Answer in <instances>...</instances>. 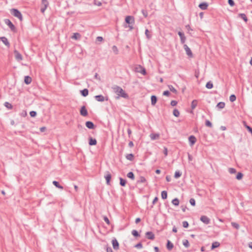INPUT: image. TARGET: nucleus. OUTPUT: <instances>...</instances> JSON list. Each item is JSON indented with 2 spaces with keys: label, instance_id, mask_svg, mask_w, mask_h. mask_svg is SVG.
<instances>
[{
  "label": "nucleus",
  "instance_id": "nucleus-59",
  "mask_svg": "<svg viewBox=\"0 0 252 252\" xmlns=\"http://www.w3.org/2000/svg\"><path fill=\"white\" fill-rule=\"evenodd\" d=\"M124 27L126 28L128 27L129 28V31H131L133 29V25H124Z\"/></svg>",
  "mask_w": 252,
  "mask_h": 252
},
{
  "label": "nucleus",
  "instance_id": "nucleus-23",
  "mask_svg": "<svg viewBox=\"0 0 252 252\" xmlns=\"http://www.w3.org/2000/svg\"><path fill=\"white\" fill-rule=\"evenodd\" d=\"M151 104L152 105H155L157 102L158 98L156 95H153L151 97Z\"/></svg>",
  "mask_w": 252,
  "mask_h": 252
},
{
  "label": "nucleus",
  "instance_id": "nucleus-33",
  "mask_svg": "<svg viewBox=\"0 0 252 252\" xmlns=\"http://www.w3.org/2000/svg\"><path fill=\"white\" fill-rule=\"evenodd\" d=\"M225 103L224 102H220L217 105V107L219 109H222L225 107Z\"/></svg>",
  "mask_w": 252,
  "mask_h": 252
},
{
  "label": "nucleus",
  "instance_id": "nucleus-7",
  "mask_svg": "<svg viewBox=\"0 0 252 252\" xmlns=\"http://www.w3.org/2000/svg\"><path fill=\"white\" fill-rule=\"evenodd\" d=\"M112 178L111 173L109 171H106L105 172L104 178L106 180V184L107 185H110V181Z\"/></svg>",
  "mask_w": 252,
  "mask_h": 252
},
{
  "label": "nucleus",
  "instance_id": "nucleus-52",
  "mask_svg": "<svg viewBox=\"0 0 252 252\" xmlns=\"http://www.w3.org/2000/svg\"><path fill=\"white\" fill-rule=\"evenodd\" d=\"M112 50L113 52L115 53V54H118V50L116 46L114 45L112 47Z\"/></svg>",
  "mask_w": 252,
  "mask_h": 252
},
{
  "label": "nucleus",
  "instance_id": "nucleus-60",
  "mask_svg": "<svg viewBox=\"0 0 252 252\" xmlns=\"http://www.w3.org/2000/svg\"><path fill=\"white\" fill-rule=\"evenodd\" d=\"M170 94V93L168 90L164 91L163 93V95H165V96H169Z\"/></svg>",
  "mask_w": 252,
  "mask_h": 252
},
{
  "label": "nucleus",
  "instance_id": "nucleus-4",
  "mask_svg": "<svg viewBox=\"0 0 252 252\" xmlns=\"http://www.w3.org/2000/svg\"><path fill=\"white\" fill-rule=\"evenodd\" d=\"M134 23V18L132 16H127L125 18V25H133Z\"/></svg>",
  "mask_w": 252,
  "mask_h": 252
},
{
  "label": "nucleus",
  "instance_id": "nucleus-54",
  "mask_svg": "<svg viewBox=\"0 0 252 252\" xmlns=\"http://www.w3.org/2000/svg\"><path fill=\"white\" fill-rule=\"evenodd\" d=\"M141 12L144 17L146 18L148 16V12L146 10L142 9Z\"/></svg>",
  "mask_w": 252,
  "mask_h": 252
},
{
  "label": "nucleus",
  "instance_id": "nucleus-20",
  "mask_svg": "<svg viewBox=\"0 0 252 252\" xmlns=\"http://www.w3.org/2000/svg\"><path fill=\"white\" fill-rule=\"evenodd\" d=\"M97 144V141L95 139L90 137L89 138V144L90 146L96 145Z\"/></svg>",
  "mask_w": 252,
  "mask_h": 252
},
{
  "label": "nucleus",
  "instance_id": "nucleus-29",
  "mask_svg": "<svg viewBox=\"0 0 252 252\" xmlns=\"http://www.w3.org/2000/svg\"><path fill=\"white\" fill-rule=\"evenodd\" d=\"M159 135L158 133H151L150 134V137L152 140H156L159 138Z\"/></svg>",
  "mask_w": 252,
  "mask_h": 252
},
{
  "label": "nucleus",
  "instance_id": "nucleus-48",
  "mask_svg": "<svg viewBox=\"0 0 252 252\" xmlns=\"http://www.w3.org/2000/svg\"><path fill=\"white\" fill-rule=\"evenodd\" d=\"M30 115L31 117H35L37 115V113L35 111H32L30 112Z\"/></svg>",
  "mask_w": 252,
  "mask_h": 252
},
{
  "label": "nucleus",
  "instance_id": "nucleus-61",
  "mask_svg": "<svg viewBox=\"0 0 252 252\" xmlns=\"http://www.w3.org/2000/svg\"><path fill=\"white\" fill-rule=\"evenodd\" d=\"M179 204V200L178 198H174V206H178Z\"/></svg>",
  "mask_w": 252,
  "mask_h": 252
},
{
  "label": "nucleus",
  "instance_id": "nucleus-28",
  "mask_svg": "<svg viewBox=\"0 0 252 252\" xmlns=\"http://www.w3.org/2000/svg\"><path fill=\"white\" fill-rule=\"evenodd\" d=\"M198 103V101L197 100L194 99L191 102V108L192 110H193L195 109V108L197 106Z\"/></svg>",
  "mask_w": 252,
  "mask_h": 252
},
{
  "label": "nucleus",
  "instance_id": "nucleus-8",
  "mask_svg": "<svg viewBox=\"0 0 252 252\" xmlns=\"http://www.w3.org/2000/svg\"><path fill=\"white\" fill-rule=\"evenodd\" d=\"M200 220L205 224H208L211 222L210 219L206 216H201Z\"/></svg>",
  "mask_w": 252,
  "mask_h": 252
},
{
  "label": "nucleus",
  "instance_id": "nucleus-56",
  "mask_svg": "<svg viewBox=\"0 0 252 252\" xmlns=\"http://www.w3.org/2000/svg\"><path fill=\"white\" fill-rule=\"evenodd\" d=\"M143 246L141 242L138 243L136 245H135L134 247L136 248L137 249H141L142 248Z\"/></svg>",
  "mask_w": 252,
  "mask_h": 252
},
{
  "label": "nucleus",
  "instance_id": "nucleus-3",
  "mask_svg": "<svg viewBox=\"0 0 252 252\" xmlns=\"http://www.w3.org/2000/svg\"><path fill=\"white\" fill-rule=\"evenodd\" d=\"M4 23L7 25L10 30L13 32H15L16 31V28L15 26L13 25V24L11 22V21L8 19H4Z\"/></svg>",
  "mask_w": 252,
  "mask_h": 252
},
{
  "label": "nucleus",
  "instance_id": "nucleus-50",
  "mask_svg": "<svg viewBox=\"0 0 252 252\" xmlns=\"http://www.w3.org/2000/svg\"><path fill=\"white\" fill-rule=\"evenodd\" d=\"M103 220L105 221V222L107 224L109 225L110 224V220H109V219L107 218V217L103 216Z\"/></svg>",
  "mask_w": 252,
  "mask_h": 252
},
{
  "label": "nucleus",
  "instance_id": "nucleus-30",
  "mask_svg": "<svg viewBox=\"0 0 252 252\" xmlns=\"http://www.w3.org/2000/svg\"><path fill=\"white\" fill-rule=\"evenodd\" d=\"M220 245V244L218 242H214L212 244L211 246V250H214L215 248L219 247Z\"/></svg>",
  "mask_w": 252,
  "mask_h": 252
},
{
  "label": "nucleus",
  "instance_id": "nucleus-32",
  "mask_svg": "<svg viewBox=\"0 0 252 252\" xmlns=\"http://www.w3.org/2000/svg\"><path fill=\"white\" fill-rule=\"evenodd\" d=\"M53 184L57 188L60 189H63V187L60 185L58 181H54L53 182Z\"/></svg>",
  "mask_w": 252,
  "mask_h": 252
},
{
  "label": "nucleus",
  "instance_id": "nucleus-62",
  "mask_svg": "<svg viewBox=\"0 0 252 252\" xmlns=\"http://www.w3.org/2000/svg\"><path fill=\"white\" fill-rule=\"evenodd\" d=\"M106 252H113L112 248L110 247H107L106 248Z\"/></svg>",
  "mask_w": 252,
  "mask_h": 252
},
{
  "label": "nucleus",
  "instance_id": "nucleus-1",
  "mask_svg": "<svg viewBox=\"0 0 252 252\" xmlns=\"http://www.w3.org/2000/svg\"><path fill=\"white\" fill-rule=\"evenodd\" d=\"M112 89L113 92L118 95V96L116 97L117 98H119L120 97L126 99L129 98L128 94L121 87L117 85H114Z\"/></svg>",
  "mask_w": 252,
  "mask_h": 252
},
{
  "label": "nucleus",
  "instance_id": "nucleus-11",
  "mask_svg": "<svg viewBox=\"0 0 252 252\" xmlns=\"http://www.w3.org/2000/svg\"><path fill=\"white\" fill-rule=\"evenodd\" d=\"M113 248L115 250H118L119 249V244L116 238H114L112 241Z\"/></svg>",
  "mask_w": 252,
  "mask_h": 252
},
{
  "label": "nucleus",
  "instance_id": "nucleus-53",
  "mask_svg": "<svg viewBox=\"0 0 252 252\" xmlns=\"http://www.w3.org/2000/svg\"><path fill=\"white\" fill-rule=\"evenodd\" d=\"M183 226L184 228H188L189 226V224L187 221H184L183 222Z\"/></svg>",
  "mask_w": 252,
  "mask_h": 252
},
{
  "label": "nucleus",
  "instance_id": "nucleus-42",
  "mask_svg": "<svg viewBox=\"0 0 252 252\" xmlns=\"http://www.w3.org/2000/svg\"><path fill=\"white\" fill-rule=\"evenodd\" d=\"M145 35H146V37L148 39H150L152 37V35L150 33V32L148 30V29H146L145 30Z\"/></svg>",
  "mask_w": 252,
  "mask_h": 252
},
{
  "label": "nucleus",
  "instance_id": "nucleus-37",
  "mask_svg": "<svg viewBox=\"0 0 252 252\" xmlns=\"http://www.w3.org/2000/svg\"><path fill=\"white\" fill-rule=\"evenodd\" d=\"M161 198L163 199H165L167 197V192L166 190H163L161 193Z\"/></svg>",
  "mask_w": 252,
  "mask_h": 252
},
{
  "label": "nucleus",
  "instance_id": "nucleus-12",
  "mask_svg": "<svg viewBox=\"0 0 252 252\" xmlns=\"http://www.w3.org/2000/svg\"><path fill=\"white\" fill-rule=\"evenodd\" d=\"M85 125L87 128L91 129H94L96 127V126L91 121H87Z\"/></svg>",
  "mask_w": 252,
  "mask_h": 252
},
{
  "label": "nucleus",
  "instance_id": "nucleus-6",
  "mask_svg": "<svg viewBox=\"0 0 252 252\" xmlns=\"http://www.w3.org/2000/svg\"><path fill=\"white\" fill-rule=\"evenodd\" d=\"M135 71L137 72L141 73L144 75H146L147 73L145 68L141 65H139L138 66L135 67Z\"/></svg>",
  "mask_w": 252,
  "mask_h": 252
},
{
  "label": "nucleus",
  "instance_id": "nucleus-43",
  "mask_svg": "<svg viewBox=\"0 0 252 252\" xmlns=\"http://www.w3.org/2000/svg\"><path fill=\"white\" fill-rule=\"evenodd\" d=\"M243 177V174L241 172H238L236 175V178L238 180H240L242 179Z\"/></svg>",
  "mask_w": 252,
  "mask_h": 252
},
{
  "label": "nucleus",
  "instance_id": "nucleus-5",
  "mask_svg": "<svg viewBox=\"0 0 252 252\" xmlns=\"http://www.w3.org/2000/svg\"><path fill=\"white\" fill-rule=\"evenodd\" d=\"M41 4L42 6L40 9V11L41 13H44L49 5V2L47 0H41Z\"/></svg>",
  "mask_w": 252,
  "mask_h": 252
},
{
  "label": "nucleus",
  "instance_id": "nucleus-25",
  "mask_svg": "<svg viewBox=\"0 0 252 252\" xmlns=\"http://www.w3.org/2000/svg\"><path fill=\"white\" fill-rule=\"evenodd\" d=\"M166 248L169 251L171 250L173 248V244L169 240H167V242L166 244Z\"/></svg>",
  "mask_w": 252,
  "mask_h": 252
},
{
  "label": "nucleus",
  "instance_id": "nucleus-16",
  "mask_svg": "<svg viewBox=\"0 0 252 252\" xmlns=\"http://www.w3.org/2000/svg\"><path fill=\"white\" fill-rule=\"evenodd\" d=\"M178 34L180 37L181 43L184 44L186 40V37L184 33L180 31L178 32Z\"/></svg>",
  "mask_w": 252,
  "mask_h": 252
},
{
  "label": "nucleus",
  "instance_id": "nucleus-58",
  "mask_svg": "<svg viewBox=\"0 0 252 252\" xmlns=\"http://www.w3.org/2000/svg\"><path fill=\"white\" fill-rule=\"evenodd\" d=\"M228 3L231 6H233L235 5L233 0H228Z\"/></svg>",
  "mask_w": 252,
  "mask_h": 252
},
{
  "label": "nucleus",
  "instance_id": "nucleus-9",
  "mask_svg": "<svg viewBox=\"0 0 252 252\" xmlns=\"http://www.w3.org/2000/svg\"><path fill=\"white\" fill-rule=\"evenodd\" d=\"M80 113L83 117H86L88 115V112L85 106L84 105L81 107Z\"/></svg>",
  "mask_w": 252,
  "mask_h": 252
},
{
  "label": "nucleus",
  "instance_id": "nucleus-26",
  "mask_svg": "<svg viewBox=\"0 0 252 252\" xmlns=\"http://www.w3.org/2000/svg\"><path fill=\"white\" fill-rule=\"evenodd\" d=\"M120 179V185L122 187H125L126 184V180L122 178V177L119 178Z\"/></svg>",
  "mask_w": 252,
  "mask_h": 252
},
{
  "label": "nucleus",
  "instance_id": "nucleus-2",
  "mask_svg": "<svg viewBox=\"0 0 252 252\" xmlns=\"http://www.w3.org/2000/svg\"><path fill=\"white\" fill-rule=\"evenodd\" d=\"M10 12L12 15H13L15 17L18 18L20 21H22L23 20V16L21 13V12L17 9L16 8H12L10 10Z\"/></svg>",
  "mask_w": 252,
  "mask_h": 252
},
{
  "label": "nucleus",
  "instance_id": "nucleus-55",
  "mask_svg": "<svg viewBox=\"0 0 252 252\" xmlns=\"http://www.w3.org/2000/svg\"><path fill=\"white\" fill-rule=\"evenodd\" d=\"M229 172L231 174H234L236 173V170L235 168H229Z\"/></svg>",
  "mask_w": 252,
  "mask_h": 252
},
{
  "label": "nucleus",
  "instance_id": "nucleus-19",
  "mask_svg": "<svg viewBox=\"0 0 252 252\" xmlns=\"http://www.w3.org/2000/svg\"><path fill=\"white\" fill-rule=\"evenodd\" d=\"M198 7L202 10H206L208 7V3L206 2H203L200 3Z\"/></svg>",
  "mask_w": 252,
  "mask_h": 252
},
{
  "label": "nucleus",
  "instance_id": "nucleus-27",
  "mask_svg": "<svg viewBox=\"0 0 252 252\" xmlns=\"http://www.w3.org/2000/svg\"><path fill=\"white\" fill-rule=\"evenodd\" d=\"M126 159H127L128 160L133 161L134 160V157L133 154H127L126 156Z\"/></svg>",
  "mask_w": 252,
  "mask_h": 252
},
{
  "label": "nucleus",
  "instance_id": "nucleus-13",
  "mask_svg": "<svg viewBox=\"0 0 252 252\" xmlns=\"http://www.w3.org/2000/svg\"><path fill=\"white\" fill-rule=\"evenodd\" d=\"M146 237L149 240H154L155 238V234L152 231H148L145 233Z\"/></svg>",
  "mask_w": 252,
  "mask_h": 252
},
{
  "label": "nucleus",
  "instance_id": "nucleus-41",
  "mask_svg": "<svg viewBox=\"0 0 252 252\" xmlns=\"http://www.w3.org/2000/svg\"><path fill=\"white\" fill-rule=\"evenodd\" d=\"M131 234L135 237H138L140 236V234L136 230H133L131 232Z\"/></svg>",
  "mask_w": 252,
  "mask_h": 252
},
{
  "label": "nucleus",
  "instance_id": "nucleus-49",
  "mask_svg": "<svg viewBox=\"0 0 252 252\" xmlns=\"http://www.w3.org/2000/svg\"><path fill=\"white\" fill-rule=\"evenodd\" d=\"M190 204L192 206H194L195 205V200L194 198H190L189 200Z\"/></svg>",
  "mask_w": 252,
  "mask_h": 252
},
{
  "label": "nucleus",
  "instance_id": "nucleus-17",
  "mask_svg": "<svg viewBox=\"0 0 252 252\" xmlns=\"http://www.w3.org/2000/svg\"><path fill=\"white\" fill-rule=\"evenodd\" d=\"M189 141L190 145L192 146L195 143L196 141V138L194 135H190L189 137Z\"/></svg>",
  "mask_w": 252,
  "mask_h": 252
},
{
  "label": "nucleus",
  "instance_id": "nucleus-15",
  "mask_svg": "<svg viewBox=\"0 0 252 252\" xmlns=\"http://www.w3.org/2000/svg\"><path fill=\"white\" fill-rule=\"evenodd\" d=\"M95 99L99 102H103L105 100H108V98L107 97L106 99H105V97L102 95H97L94 96Z\"/></svg>",
  "mask_w": 252,
  "mask_h": 252
},
{
  "label": "nucleus",
  "instance_id": "nucleus-63",
  "mask_svg": "<svg viewBox=\"0 0 252 252\" xmlns=\"http://www.w3.org/2000/svg\"><path fill=\"white\" fill-rule=\"evenodd\" d=\"M103 40V38L101 36H97L96 37V40L98 41H102Z\"/></svg>",
  "mask_w": 252,
  "mask_h": 252
},
{
  "label": "nucleus",
  "instance_id": "nucleus-57",
  "mask_svg": "<svg viewBox=\"0 0 252 252\" xmlns=\"http://www.w3.org/2000/svg\"><path fill=\"white\" fill-rule=\"evenodd\" d=\"M180 115L179 111L177 109H174V116L178 117Z\"/></svg>",
  "mask_w": 252,
  "mask_h": 252
},
{
  "label": "nucleus",
  "instance_id": "nucleus-46",
  "mask_svg": "<svg viewBox=\"0 0 252 252\" xmlns=\"http://www.w3.org/2000/svg\"><path fill=\"white\" fill-rule=\"evenodd\" d=\"M236 99V96L235 94H232L229 97V100L231 102H234Z\"/></svg>",
  "mask_w": 252,
  "mask_h": 252
},
{
  "label": "nucleus",
  "instance_id": "nucleus-44",
  "mask_svg": "<svg viewBox=\"0 0 252 252\" xmlns=\"http://www.w3.org/2000/svg\"><path fill=\"white\" fill-rule=\"evenodd\" d=\"M183 244L186 248H189V241L186 239L183 240Z\"/></svg>",
  "mask_w": 252,
  "mask_h": 252
},
{
  "label": "nucleus",
  "instance_id": "nucleus-51",
  "mask_svg": "<svg viewBox=\"0 0 252 252\" xmlns=\"http://www.w3.org/2000/svg\"><path fill=\"white\" fill-rule=\"evenodd\" d=\"M94 5H96L98 6H100L102 5L101 2H100L99 1H98L97 0H94Z\"/></svg>",
  "mask_w": 252,
  "mask_h": 252
},
{
  "label": "nucleus",
  "instance_id": "nucleus-40",
  "mask_svg": "<svg viewBox=\"0 0 252 252\" xmlns=\"http://www.w3.org/2000/svg\"><path fill=\"white\" fill-rule=\"evenodd\" d=\"M231 225L232 226V227H234V228H235L237 230L239 229L240 225L238 223L235 222H232L231 223Z\"/></svg>",
  "mask_w": 252,
  "mask_h": 252
},
{
  "label": "nucleus",
  "instance_id": "nucleus-36",
  "mask_svg": "<svg viewBox=\"0 0 252 252\" xmlns=\"http://www.w3.org/2000/svg\"><path fill=\"white\" fill-rule=\"evenodd\" d=\"M127 177L133 180L135 179V176L132 172H129L127 174Z\"/></svg>",
  "mask_w": 252,
  "mask_h": 252
},
{
  "label": "nucleus",
  "instance_id": "nucleus-45",
  "mask_svg": "<svg viewBox=\"0 0 252 252\" xmlns=\"http://www.w3.org/2000/svg\"><path fill=\"white\" fill-rule=\"evenodd\" d=\"M245 123V126L248 130V131L250 132L251 134L252 133V127H251L250 126L247 125L246 123V122H244Z\"/></svg>",
  "mask_w": 252,
  "mask_h": 252
},
{
  "label": "nucleus",
  "instance_id": "nucleus-31",
  "mask_svg": "<svg viewBox=\"0 0 252 252\" xmlns=\"http://www.w3.org/2000/svg\"><path fill=\"white\" fill-rule=\"evenodd\" d=\"M4 106L6 107L8 109L11 110L13 108L12 105L8 102H5Z\"/></svg>",
  "mask_w": 252,
  "mask_h": 252
},
{
  "label": "nucleus",
  "instance_id": "nucleus-47",
  "mask_svg": "<svg viewBox=\"0 0 252 252\" xmlns=\"http://www.w3.org/2000/svg\"><path fill=\"white\" fill-rule=\"evenodd\" d=\"M205 125L206 126L209 127H212L213 126L212 123L208 120H206L205 121Z\"/></svg>",
  "mask_w": 252,
  "mask_h": 252
},
{
  "label": "nucleus",
  "instance_id": "nucleus-39",
  "mask_svg": "<svg viewBox=\"0 0 252 252\" xmlns=\"http://www.w3.org/2000/svg\"><path fill=\"white\" fill-rule=\"evenodd\" d=\"M81 37V35L80 33H78V32H76V33H74L73 35V36H72V38L73 39H78L80 38Z\"/></svg>",
  "mask_w": 252,
  "mask_h": 252
},
{
  "label": "nucleus",
  "instance_id": "nucleus-18",
  "mask_svg": "<svg viewBox=\"0 0 252 252\" xmlns=\"http://www.w3.org/2000/svg\"><path fill=\"white\" fill-rule=\"evenodd\" d=\"M0 40H1L3 43V44L7 47H10V43L8 41V39L6 37L4 36L1 37H0Z\"/></svg>",
  "mask_w": 252,
  "mask_h": 252
},
{
  "label": "nucleus",
  "instance_id": "nucleus-64",
  "mask_svg": "<svg viewBox=\"0 0 252 252\" xmlns=\"http://www.w3.org/2000/svg\"><path fill=\"white\" fill-rule=\"evenodd\" d=\"M167 153H168L167 148H166V147H164V148L163 153L165 155V156H167Z\"/></svg>",
  "mask_w": 252,
  "mask_h": 252
},
{
  "label": "nucleus",
  "instance_id": "nucleus-14",
  "mask_svg": "<svg viewBox=\"0 0 252 252\" xmlns=\"http://www.w3.org/2000/svg\"><path fill=\"white\" fill-rule=\"evenodd\" d=\"M184 48L186 52V54L189 57H192L193 55L192 53V52L190 48L187 45L184 44Z\"/></svg>",
  "mask_w": 252,
  "mask_h": 252
},
{
  "label": "nucleus",
  "instance_id": "nucleus-10",
  "mask_svg": "<svg viewBox=\"0 0 252 252\" xmlns=\"http://www.w3.org/2000/svg\"><path fill=\"white\" fill-rule=\"evenodd\" d=\"M14 54L15 56V59L19 62L23 60L22 55L16 50L14 51Z\"/></svg>",
  "mask_w": 252,
  "mask_h": 252
},
{
  "label": "nucleus",
  "instance_id": "nucleus-38",
  "mask_svg": "<svg viewBox=\"0 0 252 252\" xmlns=\"http://www.w3.org/2000/svg\"><path fill=\"white\" fill-rule=\"evenodd\" d=\"M182 175V172L179 170H177L174 173V178H179Z\"/></svg>",
  "mask_w": 252,
  "mask_h": 252
},
{
  "label": "nucleus",
  "instance_id": "nucleus-34",
  "mask_svg": "<svg viewBox=\"0 0 252 252\" xmlns=\"http://www.w3.org/2000/svg\"><path fill=\"white\" fill-rule=\"evenodd\" d=\"M146 182V180L144 177L140 176L139 179L137 180V183H144Z\"/></svg>",
  "mask_w": 252,
  "mask_h": 252
},
{
  "label": "nucleus",
  "instance_id": "nucleus-22",
  "mask_svg": "<svg viewBox=\"0 0 252 252\" xmlns=\"http://www.w3.org/2000/svg\"><path fill=\"white\" fill-rule=\"evenodd\" d=\"M238 17L242 19L246 23H247L248 21L246 15L244 13H239L238 15Z\"/></svg>",
  "mask_w": 252,
  "mask_h": 252
},
{
  "label": "nucleus",
  "instance_id": "nucleus-21",
  "mask_svg": "<svg viewBox=\"0 0 252 252\" xmlns=\"http://www.w3.org/2000/svg\"><path fill=\"white\" fill-rule=\"evenodd\" d=\"M32 81V78L29 76H26L24 78V82L26 84H30Z\"/></svg>",
  "mask_w": 252,
  "mask_h": 252
},
{
  "label": "nucleus",
  "instance_id": "nucleus-24",
  "mask_svg": "<svg viewBox=\"0 0 252 252\" xmlns=\"http://www.w3.org/2000/svg\"><path fill=\"white\" fill-rule=\"evenodd\" d=\"M80 94L83 96L86 97L89 94V91L87 89H84L80 91Z\"/></svg>",
  "mask_w": 252,
  "mask_h": 252
},
{
  "label": "nucleus",
  "instance_id": "nucleus-35",
  "mask_svg": "<svg viewBox=\"0 0 252 252\" xmlns=\"http://www.w3.org/2000/svg\"><path fill=\"white\" fill-rule=\"evenodd\" d=\"M205 87L208 89H211L213 87V84L210 81L206 83Z\"/></svg>",
  "mask_w": 252,
  "mask_h": 252
}]
</instances>
